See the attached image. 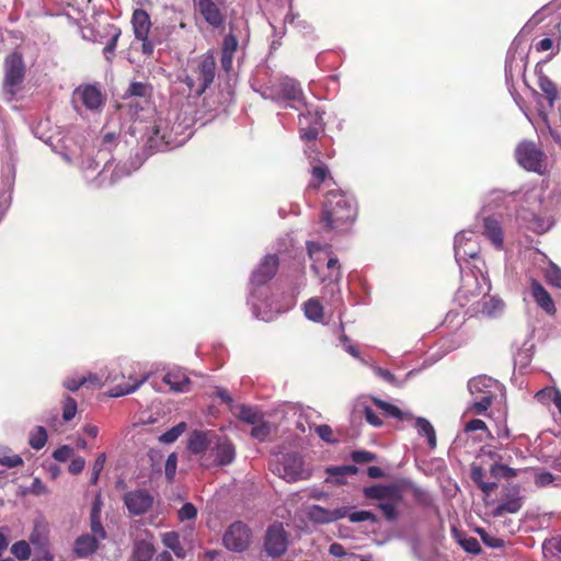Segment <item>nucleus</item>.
<instances>
[{
  "label": "nucleus",
  "mask_w": 561,
  "mask_h": 561,
  "mask_svg": "<svg viewBox=\"0 0 561 561\" xmlns=\"http://www.w3.org/2000/svg\"><path fill=\"white\" fill-rule=\"evenodd\" d=\"M480 247L477 236L471 230H462L455 237V259L461 272V285L457 291V300L463 305V300L476 297L483 291H489L491 286L483 267L484 262L478 256Z\"/></svg>",
  "instance_id": "1"
},
{
  "label": "nucleus",
  "mask_w": 561,
  "mask_h": 561,
  "mask_svg": "<svg viewBox=\"0 0 561 561\" xmlns=\"http://www.w3.org/2000/svg\"><path fill=\"white\" fill-rule=\"evenodd\" d=\"M253 90L263 99L276 103L288 101L297 102L306 107V112L299 116V131L304 140L313 141L322 130V113L306 103L300 83L290 77H280L276 80L260 82L255 80Z\"/></svg>",
  "instance_id": "2"
},
{
  "label": "nucleus",
  "mask_w": 561,
  "mask_h": 561,
  "mask_svg": "<svg viewBox=\"0 0 561 561\" xmlns=\"http://www.w3.org/2000/svg\"><path fill=\"white\" fill-rule=\"evenodd\" d=\"M279 265L278 256L275 254L265 255L252 272L251 291L249 305L252 308L255 318L263 321H272L279 309H274L268 302L267 288L262 287L270 282L276 274Z\"/></svg>",
  "instance_id": "3"
},
{
  "label": "nucleus",
  "mask_w": 561,
  "mask_h": 561,
  "mask_svg": "<svg viewBox=\"0 0 561 561\" xmlns=\"http://www.w3.org/2000/svg\"><path fill=\"white\" fill-rule=\"evenodd\" d=\"M356 215V203L351 195L331 191L325 196L320 222L325 232L344 230Z\"/></svg>",
  "instance_id": "4"
},
{
  "label": "nucleus",
  "mask_w": 561,
  "mask_h": 561,
  "mask_svg": "<svg viewBox=\"0 0 561 561\" xmlns=\"http://www.w3.org/2000/svg\"><path fill=\"white\" fill-rule=\"evenodd\" d=\"M470 393L468 410L477 415H485L492 403L504 397V386L486 375L472 377L467 383Z\"/></svg>",
  "instance_id": "5"
},
{
  "label": "nucleus",
  "mask_w": 561,
  "mask_h": 561,
  "mask_svg": "<svg viewBox=\"0 0 561 561\" xmlns=\"http://www.w3.org/2000/svg\"><path fill=\"white\" fill-rule=\"evenodd\" d=\"M374 407L381 410L386 415L400 421L412 420L413 415L409 411H402L397 405L373 397H358L353 403V416H364L368 424L379 427L382 420L374 411Z\"/></svg>",
  "instance_id": "6"
},
{
  "label": "nucleus",
  "mask_w": 561,
  "mask_h": 561,
  "mask_svg": "<svg viewBox=\"0 0 561 561\" xmlns=\"http://www.w3.org/2000/svg\"><path fill=\"white\" fill-rule=\"evenodd\" d=\"M270 469L275 476L290 483L311 477V471L305 466L302 457L294 451L273 455Z\"/></svg>",
  "instance_id": "7"
},
{
  "label": "nucleus",
  "mask_w": 561,
  "mask_h": 561,
  "mask_svg": "<svg viewBox=\"0 0 561 561\" xmlns=\"http://www.w3.org/2000/svg\"><path fill=\"white\" fill-rule=\"evenodd\" d=\"M364 495L367 499L377 500L378 508L382 512L385 518L393 522L398 518V507L403 496L401 489L394 484H376L364 489Z\"/></svg>",
  "instance_id": "8"
},
{
  "label": "nucleus",
  "mask_w": 561,
  "mask_h": 561,
  "mask_svg": "<svg viewBox=\"0 0 561 561\" xmlns=\"http://www.w3.org/2000/svg\"><path fill=\"white\" fill-rule=\"evenodd\" d=\"M72 104L77 112L83 110L92 114H100L105 105L106 96L99 83H82L72 92Z\"/></svg>",
  "instance_id": "9"
},
{
  "label": "nucleus",
  "mask_w": 561,
  "mask_h": 561,
  "mask_svg": "<svg viewBox=\"0 0 561 561\" xmlns=\"http://www.w3.org/2000/svg\"><path fill=\"white\" fill-rule=\"evenodd\" d=\"M216 75V61L211 53H206L199 57L195 76H185L183 82L187 85L191 94L202 95L214 82Z\"/></svg>",
  "instance_id": "10"
},
{
  "label": "nucleus",
  "mask_w": 561,
  "mask_h": 561,
  "mask_svg": "<svg viewBox=\"0 0 561 561\" xmlns=\"http://www.w3.org/2000/svg\"><path fill=\"white\" fill-rule=\"evenodd\" d=\"M25 67L22 57L12 53L4 60V80L2 93L7 101H12L21 90L24 80Z\"/></svg>",
  "instance_id": "11"
},
{
  "label": "nucleus",
  "mask_w": 561,
  "mask_h": 561,
  "mask_svg": "<svg viewBox=\"0 0 561 561\" xmlns=\"http://www.w3.org/2000/svg\"><path fill=\"white\" fill-rule=\"evenodd\" d=\"M329 274L325 277H320L323 285L321 289L322 298L333 309H337L343 305V298L340 287L342 279V272L336 257H330L327 262Z\"/></svg>",
  "instance_id": "12"
},
{
  "label": "nucleus",
  "mask_w": 561,
  "mask_h": 561,
  "mask_svg": "<svg viewBox=\"0 0 561 561\" xmlns=\"http://www.w3.org/2000/svg\"><path fill=\"white\" fill-rule=\"evenodd\" d=\"M236 449L232 443L221 435L214 437L206 457H202L205 467L227 466L234 460Z\"/></svg>",
  "instance_id": "13"
},
{
  "label": "nucleus",
  "mask_w": 561,
  "mask_h": 561,
  "mask_svg": "<svg viewBox=\"0 0 561 561\" xmlns=\"http://www.w3.org/2000/svg\"><path fill=\"white\" fill-rule=\"evenodd\" d=\"M147 142L150 148L164 150L168 147L179 146L181 142L173 135V127L164 118H158L147 130Z\"/></svg>",
  "instance_id": "14"
},
{
  "label": "nucleus",
  "mask_w": 561,
  "mask_h": 561,
  "mask_svg": "<svg viewBox=\"0 0 561 561\" xmlns=\"http://www.w3.org/2000/svg\"><path fill=\"white\" fill-rule=\"evenodd\" d=\"M515 156L518 164L525 170L540 173L543 167V152L531 141L520 142Z\"/></svg>",
  "instance_id": "15"
},
{
  "label": "nucleus",
  "mask_w": 561,
  "mask_h": 561,
  "mask_svg": "<svg viewBox=\"0 0 561 561\" xmlns=\"http://www.w3.org/2000/svg\"><path fill=\"white\" fill-rule=\"evenodd\" d=\"M528 49L522 47L520 37H516L507 53L505 77L507 81L514 77L524 75L527 65Z\"/></svg>",
  "instance_id": "16"
},
{
  "label": "nucleus",
  "mask_w": 561,
  "mask_h": 561,
  "mask_svg": "<svg viewBox=\"0 0 561 561\" xmlns=\"http://www.w3.org/2000/svg\"><path fill=\"white\" fill-rule=\"evenodd\" d=\"M58 153L66 163L76 165L84 172L95 170L98 167V163L92 158L84 159L83 149L72 139H66L60 146Z\"/></svg>",
  "instance_id": "17"
},
{
  "label": "nucleus",
  "mask_w": 561,
  "mask_h": 561,
  "mask_svg": "<svg viewBox=\"0 0 561 561\" xmlns=\"http://www.w3.org/2000/svg\"><path fill=\"white\" fill-rule=\"evenodd\" d=\"M224 545L231 551H244L250 545V529L248 526L241 522L230 525L225 533Z\"/></svg>",
  "instance_id": "18"
},
{
  "label": "nucleus",
  "mask_w": 561,
  "mask_h": 561,
  "mask_svg": "<svg viewBox=\"0 0 561 561\" xmlns=\"http://www.w3.org/2000/svg\"><path fill=\"white\" fill-rule=\"evenodd\" d=\"M288 540L286 531L282 525H272L268 527L265 536V550L272 558L284 554L287 550Z\"/></svg>",
  "instance_id": "19"
},
{
  "label": "nucleus",
  "mask_w": 561,
  "mask_h": 561,
  "mask_svg": "<svg viewBox=\"0 0 561 561\" xmlns=\"http://www.w3.org/2000/svg\"><path fill=\"white\" fill-rule=\"evenodd\" d=\"M124 504L130 515L139 516L151 508L153 497L146 490H135L124 495Z\"/></svg>",
  "instance_id": "20"
},
{
  "label": "nucleus",
  "mask_w": 561,
  "mask_h": 561,
  "mask_svg": "<svg viewBox=\"0 0 561 561\" xmlns=\"http://www.w3.org/2000/svg\"><path fill=\"white\" fill-rule=\"evenodd\" d=\"M346 515L347 506H342L335 510H328L320 505H312L308 511L309 519L318 524H329L344 518Z\"/></svg>",
  "instance_id": "21"
},
{
  "label": "nucleus",
  "mask_w": 561,
  "mask_h": 561,
  "mask_svg": "<svg viewBox=\"0 0 561 561\" xmlns=\"http://www.w3.org/2000/svg\"><path fill=\"white\" fill-rule=\"evenodd\" d=\"M203 19L213 27L222 25L225 18L218 5L213 0H193Z\"/></svg>",
  "instance_id": "22"
},
{
  "label": "nucleus",
  "mask_w": 561,
  "mask_h": 561,
  "mask_svg": "<svg viewBox=\"0 0 561 561\" xmlns=\"http://www.w3.org/2000/svg\"><path fill=\"white\" fill-rule=\"evenodd\" d=\"M162 380L173 391L185 392L188 390L190 378L180 367L169 368L168 371L163 375Z\"/></svg>",
  "instance_id": "23"
},
{
  "label": "nucleus",
  "mask_w": 561,
  "mask_h": 561,
  "mask_svg": "<svg viewBox=\"0 0 561 561\" xmlns=\"http://www.w3.org/2000/svg\"><path fill=\"white\" fill-rule=\"evenodd\" d=\"M215 436L216 433L214 432L195 431L190 436L188 449L195 455H203V457H206Z\"/></svg>",
  "instance_id": "24"
},
{
  "label": "nucleus",
  "mask_w": 561,
  "mask_h": 561,
  "mask_svg": "<svg viewBox=\"0 0 561 561\" xmlns=\"http://www.w3.org/2000/svg\"><path fill=\"white\" fill-rule=\"evenodd\" d=\"M100 542L98 538L82 534L73 542V554L80 559L89 558L99 549Z\"/></svg>",
  "instance_id": "25"
},
{
  "label": "nucleus",
  "mask_w": 561,
  "mask_h": 561,
  "mask_svg": "<svg viewBox=\"0 0 561 561\" xmlns=\"http://www.w3.org/2000/svg\"><path fill=\"white\" fill-rule=\"evenodd\" d=\"M483 236L497 249H503V229L500 221L493 217H485L483 220Z\"/></svg>",
  "instance_id": "26"
},
{
  "label": "nucleus",
  "mask_w": 561,
  "mask_h": 561,
  "mask_svg": "<svg viewBox=\"0 0 561 561\" xmlns=\"http://www.w3.org/2000/svg\"><path fill=\"white\" fill-rule=\"evenodd\" d=\"M504 302L499 297H483L481 301L477 304L476 313H480L486 318H497L504 311Z\"/></svg>",
  "instance_id": "27"
},
{
  "label": "nucleus",
  "mask_w": 561,
  "mask_h": 561,
  "mask_svg": "<svg viewBox=\"0 0 561 561\" xmlns=\"http://www.w3.org/2000/svg\"><path fill=\"white\" fill-rule=\"evenodd\" d=\"M131 24L135 37L145 39L149 35L151 28V20L149 14L142 9H136L131 16Z\"/></svg>",
  "instance_id": "28"
},
{
  "label": "nucleus",
  "mask_w": 561,
  "mask_h": 561,
  "mask_svg": "<svg viewBox=\"0 0 561 561\" xmlns=\"http://www.w3.org/2000/svg\"><path fill=\"white\" fill-rule=\"evenodd\" d=\"M531 294L537 305L548 314L556 313L557 309L550 294L537 280L531 283Z\"/></svg>",
  "instance_id": "29"
},
{
  "label": "nucleus",
  "mask_w": 561,
  "mask_h": 561,
  "mask_svg": "<svg viewBox=\"0 0 561 561\" xmlns=\"http://www.w3.org/2000/svg\"><path fill=\"white\" fill-rule=\"evenodd\" d=\"M304 312L308 320L323 323L324 312L323 306L318 297H312L304 304Z\"/></svg>",
  "instance_id": "30"
},
{
  "label": "nucleus",
  "mask_w": 561,
  "mask_h": 561,
  "mask_svg": "<svg viewBox=\"0 0 561 561\" xmlns=\"http://www.w3.org/2000/svg\"><path fill=\"white\" fill-rule=\"evenodd\" d=\"M542 554L546 561H561V536L546 540L542 543Z\"/></svg>",
  "instance_id": "31"
},
{
  "label": "nucleus",
  "mask_w": 561,
  "mask_h": 561,
  "mask_svg": "<svg viewBox=\"0 0 561 561\" xmlns=\"http://www.w3.org/2000/svg\"><path fill=\"white\" fill-rule=\"evenodd\" d=\"M415 428L420 435L426 437L427 444L431 448L436 447V433L428 420L422 416L415 417Z\"/></svg>",
  "instance_id": "32"
},
{
  "label": "nucleus",
  "mask_w": 561,
  "mask_h": 561,
  "mask_svg": "<svg viewBox=\"0 0 561 561\" xmlns=\"http://www.w3.org/2000/svg\"><path fill=\"white\" fill-rule=\"evenodd\" d=\"M353 355V357L358 360L359 363H362L363 365H366L368 367H370L373 369V371L380 378H382L383 380L386 381H392L393 380V375L387 370V369H383L379 366H376L371 358L368 356L367 353H351Z\"/></svg>",
  "instance_id": "33"
},
{
  "label": "nucleus",
  "mask_w": 561,
  "mask_h": 561,
  "mask_svg": "<svg viewBox=\"0 0 561 561\" xmlns=\"http://www.w3.org/2000/svg\"><path fill=\"white\" fill-rule=\"evenodd\" d=\"M153 554L154 548L152 543L146 540L135 542L133 552L134 561H150Z\"/></svg>",
  "instance_id": "34"
},
{
  "label": "nucleus",
  "mask_w": 561,
  "mask_h": 561,
  "mask_svg": "<svg viewBox=\"0 0 561 561\" xmlns=\"http://www.w3.org/2000/svg\"><path fill=\"white\" fill-rule=\"evenodd\" d=\"M96 381H99V378L93 374H88V375H82V376L73 375V376L67 377L64 380L62 385L66 389H68L70 391H77L84 383L96 382Z\"/></svg>",
  "instance_id": "35"
},
{
  "label": "nucleus",
  "mask_w": 561,
  "mask_h": 561,
  "mask_svg": "<svg viewBox=\"0 0 561 561\" xmlns=\"http://www.w3.org/2000/svg\"><path fill=\"white\" fill-rule=\"evenodd\" d=\"M163 545L172 550L178 558H184L185 552L180 543V536L175 531H168L161 535Z\"/></svg>",
  "instance_id": "36"
},
{
  "label": "nucleus",
  "mask_w": 561,
  "mask_h": 561,
  "mask_svg": "<svg viewBox=\"0 0 561 561\" xmlns=\"http://www.w3.org/2000/svg\"><path fill=\"white\" fill-rule=\"evenodd\" d=\"M539 88L543 92L548 106L552 107L554 100L557 99V87L556 84L546 76L539 77Z\"/></svg>",
  "instance_id": "37"
},
{
  "label": "nucleus",
  "mask_w": 561,
  "mask_h": 561,
  "mask_svg": "<svg viewBox=\"0 0 561 561\" xmlns=\"http://www.w3.org/2000/svg\"><path fill=\"white\" fill-rule=\"evenodd\" d=\"M522 508V499L513 497L499 504L493 512L495 517L502 516L504 513L515 514Z\"/></svg>",
  "instance_id": "38"
},
{
  "label": "nucleus",
  "mask_w": 561,
  "mask_h": 561,
  "mask_svg": "<svg viewBox=\"0 0 561 561\" xmlns=\"http://www.w3.org/2000/svg\"><path fill=\"white\" fill-rule=\"evenodd\" d=\"M148 379V375L144 376L140 380L134 382L133 385H117L110 390V396L113 398L123 397L125 394H129L135 392L140 385H142Z\"/></svg>",
  "instance_id": "39"
},
{
  "label": "nucleus",
  "mask_w": 561,
  "mask_h": 561,
  "mask_svg": "<svg viewBox=\"0 0 561 561\" xmlns=\"http://www.w3.org/2000/svg\"><path fill=\"white\" fill-rule=\"evenodd\" d=\"M186 424L185 423H179L178 425L173 426L172 428L164 432L160 437L159 440L163 444H171L174 443L185 431Z\"/></svg>",
  "instance_id": "40"
},
{
  "label": "nucleus",
  "mask_w": 561,
  "mask_h": 561,
  "mask_svg": "<svg viewBox=\"0 0 561 561\" xmlns=\"http://www.w3.org/2000/svg\"><path fill=\"white\" fill-rule=\"evenodd\" d=\"M490 473L495 479H510L516 477L517 472L515 469L503 465V463H494L490 468Z\"/></svg>",
  "instance_id": "41"
},
{
  "label": "nucleus",
  "mask_w": 561,
  "mask_h": 561,
  "mask_svg": "<svg viewBox=\"0 0 561 561\" xmlns=\"http://www.w3.org/2000/svg\"><path fill=\"white\" fill-rule=\"evenodd\" d=\"M238 416L243 422H247L248 424H254L255 422H259L260 419H262V415L254 409L248 405H240Z\"/></svg>",
  "instance_id": "42"
},
{
  "label": "nucleus",
  "mask_w": 561,
  "mask_h": 561,
  "mask_svg": "<svg viewBox=\"0 0 561 561\" xmlns=\"http://www.w3.org/2000/svg\"><path fill=\"white\" fill-rule=\"evenodd\" d=\"M307 249L309 257L312 261L311 270L316 275H319V268L317 264L320 262L319 254L322 252V245L313 241H308Z\"/></svg>",
  "instance_id": "43"
},
{
  "label": "nucleus",
  "mask_w": 561,
  "mask_h": 561,
  "mask_svg": "<svg viewBox=\"0 0 561 561\" xmlns=\"http://www.w3.org/2000/svg\"><path fill=\"white\" fill-rule=\"evenodd\" d=\"M270 432L271 427L268 423L263 420V417L260 419L259 422L252 424L251 436L255 439L264 440L270 435Z\"/></svg>",
  "instance_id": "44"
},
{
  "label": "nucleus",
  "mask_w": 561,
  "mask_h": 561,
  "mask_svg": "<svg viewBox=\"0 0 561 561\" xmlns=\"http://www.w3.org/2000/svg\"><path fill=\"white\" fill-rule=\"evenodd\" d=\"M346 517H348L350 522H352V523H362V522H367V520L370 523L377 522V517L373 512L364 511V510L350 513V508L347 507Z\"/></svg>",
  "instance_id": "45"
},
{
  "label": "nucleus",
  "mask_w": 561,
  "mask_h": 561,
  "mask_svg": "<svg viewBox=\"0 0 561 561\" xmlns=\"http://www.w3.org/2000/svg\"><path fill=\"white\" fill-rule=\"evenodd\" d=\"M0 463L8 468H14L22 463V458L19 455H9L7 447H0Z\"/></svg>",
  "instance_id": "46"
},
{
  "label": "nucleus",
  "mask_w": 561,
  "mask_h": 561,
  "mask_svg": "<svg viewBox=\"0 0 561 561\" xmlns=\"http://www.w3.org/2000/svg\"><path fill=\"white\" fill-rule=\"evenodd\" d=\"M547 282L557 288L561 289V268L556 264L550 263L545 273Z\"/></svg>",
  "instance_id": "47"
},
{
  "label": "nucleus",
  "mask_w": 561,
  "mask_h": 561,
  "mask_svg": "<svg viewBox=\"0 0 561 561\" xmlns=\"http://www.w3.org/2000/svg\"><path fill=\"white\" fill-rule=\"evenodd\" d=\"M440 359H442L440 355H438L437 353H432L431 355H428L422 359V363L420 366L414 367L411 370H409L408 377L414 376L415 374L432 367L434 364H436Z\"/></svg>",
  "instance_id": "48"
},
{
  "label": "nucleus",
  "mask_w": 561,
  "mask_h": 561,
  "mask_svg": "<svg viewBox=\"0 0 561 561\" xmlns=\"http://www.w3.org/2000/svg\"><path fill=\"white\" fill-rule=\"evenodd\" d=\"M551 226L552 222L549 219L540 218L535 215L528 224V228L537 233H545L551 228Z\"/></svg>",
  "instance_id": "49"
},
{
  "label": "nucleus",
  "mask_w": 561,
  "mask_h": 561,
  "mask_svg": "<svg viewBox=\"0 0 561 561\" xmlns=\"http://www.w3.org/2000/svg\"><path fill=\"white\" fill-rule=\"evenodd\" d=\"M90 536L98 538L99 541H102L106 538V531L101 523V517L90 516Z\"/></svg>",
  "instance_id": "50"
},
{
  "label": "nucleus",
  "mask_w": 561,
  "mask_h": 561,
  "mask_svg": "<svg viewBox=\"0 0 561 561\" xmlns=\"http://www.w3.org/2000/svg\"><path fill=\"white\" fill-rule=\"evenodd\" d=\"M77 413V402L71 397H66L62 403V419L66 422L71 421Z\"/></svg>",
  "instance_id": "51"
},
{
  "label": "nucleus",
  "mask_w": 561,
  "mask_h": 561,
  "mask_svg": "<svg viewBox=\"0 0 561 561\" xmlns=\"http://www.w3.org/2000/svg\"><path fill=\"white\" fill-rule=\"evenodd\" d=\"M477 533L480 535L481 540L484 545L490 548L499 549L504 546V540L494 536H491L482 528H477Z\"/></svg>",
  "instance_id": "52"
},
{
  "label": "nucleus",
  "mask_w": 561,
  "mask_h": 561,
  "mask_svg": "<svg viewBox=\"0 0 561 561\" xmlns=\"http://www.w3.org/2000/svg\"><path fill=\"white\" fill-rule=\"evenodd\" d=\"M105 461H106L105 454L102 453L96 457V459L93 463L92 473H91V478H90L91 484L98 483L100 474L104 468Z\"/></svg>",
  "instance_id": "53"
},
{
  "label": "nucleus",
  "mask_w": 561,
  "mask_h": 561,
  "mask_svg": "<svg viewBox=\"0 0 561 561\" xmlns=\"http://www.w3.org/2000/svg\"><path fill=\"white\" fill-rule=\"evenodd\" d=\"M11 552L19 559V560H26L28 559L31 554L30 546L26 541H18L13 543L11 548Z\"/></svg>",
  "instance_id": "54"
},
{
  "label": "nucleus",
  "mask_w": 561,
  "mask_h": 561,
  "mask_svg": "<svg viewBox=\"0 0 561 561\" xmlns=\"http://www.w3.org/2000/svg\"><path fill=\"white\" fill-rule=\"evenodd\" d=\"M328 169L327 167L320 164L316 165L312 169V180L310 182V186L317 188L327 178Z\"/></svg>",
  "instance_id": "55"
},
{
  "label": "nucleus",
  "mask_w": 561,
  "mask_h": 561,
  "mask_svg": "<svg viewBox=\"0 0 561 561\" xmlns=\"http://www.w3.org/2000/svg\"><path fill=\"white\" fill-rule=\"evenodd\" d=\"M111 28L113 30V32L111 33V39L108 41V43L104 47V56L108 60L111 59V56L115 51V48H116V45H117V41H118V37L121 35V30L119 28H117L115 26H111Z\"/></svg>",
  "instance_id": "56"
},
{
  "label": "nucleus",
  "mask_w": 561,
  "mask_h": 561,
  "mask_svg": "<svg viewBox=\"0 0 561 561\" xmlns=\"http://www.w3.org/2000/svg\"><path fill=\"white\" fill-rule=\"evenodd\" d=\"M119 135L115 131L104 133L101 139V149L111 151L118 144Z\"/></svg>",
  "instance_id": "57"
},
{
  "label": "nucleus",
  "mask_w": 561,
  "mask_h": 561,
  "mask_svg": "<svg viewBox=\"0 0 561 561\" xmlns=\"http://www.w3.org/2000/svg\"><path fill=\"white\" fill-rule=\"evenodd\" d=\"M459 543L463 548V550L469 553L479 554L481 552L480 542L474 537L463 538L459 540Z\"/></svg>",
  "instance_id": "58"
},
{
  "label": "nucleus",
  "mask_w": 561,
  "mask_h": 561,
  "mask_svg": "<svg viewBox=\"0 0 561 561\" xmlns=\"http://www.w3.org/2000/svg\"><path fill=\"white\" fill-rule=\"evenodd\" d=\"M327 472L331 477H344L355 474L357 472V468L355 466L330 467L327 469Z\"/></svg>",
  "instance_id": "59"
},
{
  "label": "nucleus",
  "mask_w": 561,
  "mask_h": 561,
  "mask_svg": "<svg viewBox=\"0 0 561 561\" xmlns=\"http://www.w3.org/2000/svg\"><path fill=\"white\" fill-rule=\"evenodd\" d=\"M176 466H178V457H176V454L172 453L168 456L165 466H164L165 477L169 481L173 480L175 472H176Z\"/></svg>",
  "instance_id": "60"
},
{
  "label": "nucleus",
  "mask_w": 561,
  "mask_h": 561,
  "mask_svg": "<svg viewBox=\"0 0 561 561\" xmlns=\"http://www.w3.org/2000/svg\"><path fill=\"white\" fill-rule=\"evenodd\" d=\"M545 9H540L537 11L524 25L522 32H530L533 31L539 23H541L545 20Z\"/></svg>",
  "instance_id": "61"
},
{
  "label": "nucleus",
  "mask_w": 561,
  "mask_h": 561,
  "mask_svg": "<svg viewBox=\"0 0 561 561\" xmlns=\"http://www.w3.org/2000/svg\"><path fill=\"white\" fill-rule=\"evenodd\" d=\"M197 515V510L192 503H185L179 511L180 520H191Z\"/></svg>",
  "instance_id": "62"
},
{
  "label": "nucleus",
  "mask_w": 561,
  "mask_h": 561,
  "mask_svg": "<svg viewBox=\"0 0 561 561\" xmlns=\"http://www.w3.org/2000/svg\"><path fill=\"white\" fill-rule=\"evenodd\" d=\"M285 24L291 25L299 30H305L308 27V23L299 19L297 13H294L291 10L285 16Z\"/></svg>",
  "instance_id": "63"
},
{
  "label": "nucleus",
  "mask_w": 561,
  "mask_h": 561,
  "mask_svg": "<svg viewBox=\"0 0 561 561\" xmlns=\"http://www.w3.org/2000/svg\"><path fill=\"white\" fill-rule=\"evenodd\" d=\"M556 391H557V388L547 387V388L539 390L536 393L535 398L537 399L538 402H540L542 404H549L550 402H552V398H553Z\"/></svg>",
  "instance_id": "64"
}]
</instances>
